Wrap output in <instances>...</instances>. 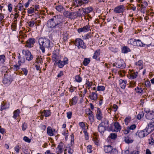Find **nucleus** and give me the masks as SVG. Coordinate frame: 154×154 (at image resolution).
<instances>
[{
    "mask_svg": "<svg viewBox=\"0 0 154 154\" xmlns=\"http://www.w3.org/2000/svg\"><path fill=\"white\" fill-rule=\"evenodd\" d=\"M56 9L60 13H63L65 11L64 8L62 5H58L56 6Z\"/></svg>",
    "mask_w": 154,
    "mask_h": 154,
    "instance_id": "22",
    "label": "nucleus"
},
{
    "mask_svg": "<svg viewBox=\"0 0 154 154\" xmlns=\"http://www.w3.org/2000/svg\"><path fill=\"white\" fill-rule=\"evenodd\" d=\"M72 112H69L66 113L67 117L68 119H71L72 117Z\"/></svg>",
    "mask_w": 154,
    "mask_h": 154,
    "instance_id": "61",
    "label": "nucleus"
},
{
    "mask_svg": "<svg viewBox=\"0 0 154 154\" xmlns=\"http://www.w3.org/2000/svg\"><path fill=\"white\" fill-rule=\"evenodd\" d=\"M63 13V15L65 17L70 19H72V12L65 10Z\"/></svg>",
    "mask_w": 154,
    "mask_h": 154,
    "instance_id": "19",
    "label": "nucleus"
},
{
    "mask_svg": "<svg viewBox=\"0 0 154 154\" xmlns=\"http://www.w3.org/2000/svg\"><path fill=\"white\" fill-rule=\"evenodd\" d=\"M144 115L143 111L140 112L137 116V118L139 120L141 119L143 116Z\"/></svg>",
    "mask_w": 154,
    "mask_h": 154,
    "instance_id": "41",
    "label": "nucleus"
},
{
    "mask_svg": "<svg viewBox=\"0 0 154 154\" xmlns=\"http://www.w3.org/2000/svg\"><path fill=\"white\" fill-rule=\"evenodd\" d=\"M113 126H114V131L118 132L120 131L121 129V126L118 122H115Z\"/></svg>",
    "mask_w": 154,
    "mask_h": 154,
    "instance_id": "15",
    "label": "nucleus"
},
{
    "mask_svg": "<svg viewBox=\"0 0 154 154\" xmlns=\"http://www.w3.org/2000/svg\"><path fill=\"white\" fill-rule=\"evenodd\" d=\"M72 19H73L77 18V17H78V16L76 12L75 11L74 12H72Z\"/></svg>",
    "mask_w": 154,
    "mask_h": 154,
    "instance_id": "55",
    "label": "nucleus"
},
{
    "mask_svg": "<svg viewBox=\"0 0 154 154\" xmlns=\"http://www.w3.org/2000/svg\"><path fill=\"white\" fill-rule=\"evenodd\" d=\"M38 42L39 45V48L43 53L45 52V48H51L53 44L50 40L47 38H40L38 40Z\"/></svg>",
    "mask_w": 154,
    "mask_h": 154,
    "instance_id": "2",
    "label": "nucleus"
},
{
    "mask_svg": "<svg viewBox=\"0 0 154 154\" xmlns=\"http://www.w3.org/2000/svg\"><path fill=\"white\" fill-rule=\"evenodd\" d=\"M36 22L35 20H31L28 23L29 24V26L30 27L33 26L35 24Z\"/></svg>",
    "mask_w": 154,
    "mask_h": 154,
    "instance_id": "47",
    "label": "nucleus"
},
{
    "mask_svg": "<svg viewBox=\"0 0 154 154\" xmlns=\"http://www.w3.org/2000/svg\"><path fill=\"white\" fill-rule=\"evenodd\" d=\"M35 42V40L34 38H29L26 42V45L25 47L31 48L33 46Z\"/></svg>",
    "mask_w": 154,
    "mask_h": 154,
    "instance_id": "9",
    "label": "nucleus"
},
{
    "mask_svg": "<svg viewBox=\"0 0 154 154\" xmlns=\"http://www.w3.org/2000/svg\"><path fill=\"white\" fill-rule=\"evenodd\" d=\"M100 50H96L92 58L93 59L96 60H97L100 61V59L99 57L100 55Z\"/></svg>",
    "mask_w": 154,
    "mask_h": 154,
    "instance_id": "17",
    "label": "nucleus"
},
{
    "mask_svg": "<svg viewBox=\"0 0 154 154\" xmlns=\"http://www.w3.org/2000/svg\"><path fill=\"white\" fill-rule=\"evenodd\" d=\"M87 152L88 153H91L92 152V147L91 145H88L87 147Z\"/></svg>",
    "mask_w": 154,
    "mask_h": 154,
    "instance_id": "56",
    "label": "nucleus"
},
{
    "mask_svg": "<svg viewBox=\"0 0 154 154\" xmlns=\"http://www.w3.org/2000/svg\"><path fill=\"white\" fill-rule=\"evenodd\" d=\"M22 3H21V1H20L17 5V7L18 10L20 11L23 10H25L26 9L24 8L23 7V5L22 4Z\"/></svg>",
    "mask_w": 154,
    "mask_h": 154,
    "instance_id": "28",
    "label": "nucleus"
},
{
    "mask_svg": "<svg viewBox=\"0 0 154 154\" xmlns=\"http://www.w3.org/2000/svg\"><path fill=\"white\" fill-rule=\"evenodd\" d=\"M78 97L76 96H74L71 100H69L70 105L72 106L76 104L77 102Z\"/></svg>",
    "mask_w": 154,
    "mask_h": 154,
    "instance_id": "21",
    "label": "nucleus"
},
{
    "mask_svg": "<svg viewBox=\"0 0 154 154\" xmlns=\"http://www.w3.org/2000/svg\"><path fill=\"white\" fill-rule=\"evenodd\" d=\"M21 65V63H18V65L15 64L14 65V70L16 71L20 69V66Z\"/></svg>",
    "mask_w": 154,
    "mask_h": 154,
    "instance_id": "46",
    "label": "nucleus"
},
{
    "mask_svg": "<svg viewBox=\"0 0 154 154\" xmlns=\"http://www.w3.org/2000/svg\"><path fill=\"white\" fill-rule=\"evenodd\" d=\"M112 147V146L110 145L105 146L104 149L105 152L108 153H110Z\"/></svg>",
    "mask_w": 154,
    "mask_h": 154,
    "instance_id": "25",
    "label": "nucleus"
},
{
    "mask_svg": "<svg viewBox=\"0 0 154 154\" xmlns=\"http://www.w3.org/2000/svg\"><path fill=\"white\" fill-rule=\"evenodd\" d=\"M79 125L82 128L83 131H87L86 128V125L83 122H80L79 123Z\"/></svg>",
    "mask_w": 154,
    "mask_h": 154,
    "instance_id": "37",
    "label": "nucleus"
},
{
    "mask_svg": "<svg viewBox=\"0 0 154 154\" xmlns=\"http://www.w3.org/2000/svg\"><path fill=\"white\" fill-rule=\"evenodd\" d=\"M20 113V110L19 109H17L15 110L14 112V115L13 117L16 119V118L19 116Z\"/></svg>",
    "mask_w": 154,
    "mask_h": 154,
    "instance_id": "33",
    "label": "nucleus"
},
{
    "mask_svg": "<svg viewBox=\"0 0 154 154\" xmlns=\"http://www.w3.org/2000/svg\"><path fill=\"white\" fill-rule=\"evenodd\" d=\"M136 39L131 38L129 39L127 41L128 43L133 45H135V42Z\"/></svg>",
    "mask_w": 154,
    "mask_h": 154,
    "instance_id": "34",
    "label": "nucleus"
},
{
    "mask_svg": "<svg viewBox=\"0 0 154 154\" xmlns=\"http://www.w3.org/2000/svg\"><path fill=\"white\" fill-rule=\"evenodd\" d=\"M41 114H42L44 113V116L45 117H49L51 115V112L49 110H44L43 112H41Z\"/></svg>",
    "mask_w": 154,
    "mask_h": 154,
    "instance_id": "30",
    "label": "nucleus"
},
{
    "mask_svg": "<svg viewBox=\"0 0 154 154\" xmlns=\"http://www.w3.org/2000/svg\"><path fill=\"white\" fill-rule=\"evenodd\" d=\"M131 120V117L130 116H128L125 118L124 119V122L125 124L126 125H128V124L130 122Z\"/></svg>",
    "mask_w": 154,
    "mask_h": 154,
    "instance_id": "38",
    "label": "nucleus"
},
{
    "mask_svg": "<svg viewBox=\"0 0 154 154\" xmlns=\"http://www.w3.org/2000/svg\"><path fill=\"white\" fill-rule=\"evenodd\" d=\"M13 81L12 77L10 75H5L4 78L3 80V84L6 86L9 85Z\"/></svg>",
    "mask_w": 154,
    "mask_h": 154,
    "instance_id": "7",
    "label": "nucleus"
},
{
    "mask_svg": "<svg viewBox=\"0 0 154 154\" xmlns=\"http://www.w3.org/2000/svg\"><path fill=\"white\" fill-rule=\"evenodd\" d=\"M22 71L23 72L24 74L26 76L28 73V70H27L25 68H22L21 69Z\"/></svg>",
    "mask_w": 154,
    "mask_h": 154,
    "instance_id": "64",
    "label": "nucleus"
},
{
    "mask_svg": "<svg viewBox=\"0 0 154 154\" xmlns=\"http://www.w3.org/2000/svg\"><path fill=\"white\" fill-rule=\"evenodd\" d=\"M23 54L25 55L26 59L28 61H30L33 58V56L32 55L30 51L28 50H23L22 51Z\"/></svg>",
    "mask_w": 154,
    "mask_h": 154,
    "instance_id": "6",
    "label": "nucleus"
},
{
    "mask_svg": "<svg viewBox=\"0 0 154 154\" xmlns=\"http://www.w3.org/2000/svg\"><path fill=\"white\" fill-rule=\"evenodd\" d=\"M124 141L125 143L129 144L132 143L133 142V140L128 136L125 137V138Z\"/></svg>",
    "mask_w": 154,
    "mask_h": 154,
    "instance_id": "31",
    "label": "nucleus"
},
{
    "mask_svg": "<svg viewBox=\"0 0 154 154\" xmlns=\"http://www.w3.org/2000/svg\"><path fill=\"white\" fill-rule=\"evenodd\" d=\"M149 133L147 131V130L145 128V129L140 131L138 133V136L140 138H142L144 137L147 136Z\"/></svg>",
    "mask_w": 154,
    "mask_h": 154,
    "instance_id": "13",
    "label": "nucleus"
},
{
    "mask_svg": "<svg viewBox=\"0 0 154 154\" xmlns=\"http://www.w3.org/2000/svg\"><path fill=\"white\" fill-rule=\"evenodd\" d=\"M137 74L138 72H134L133 73H132L130 75V77L131 78L133 79H134L137 77Z\"/></svg>",
    "mask_w": 154,
    "mask_h": 154,
    "instance_id": "39",
    "label": "nucleus"
},
{
    "mask_svg": "<svg viewBox=\"0 0 154 154\" xmlns=\"http://www.w3.org/2000/svg\"><path fill=\"white\" fill-rule=\"evenodd\" d=\"M105 90V87L103 86H98L97 87V91H104Z\"/></svg>",
    "mask_w": 154,
    "mask_h": 154,
    "instance_id": "51",
    "label": "nucleus"
},
{
    "mask_svg": "<svg viewBox=\"0 0 154 154\" xmlns=\"http://www.w3.org/2000/svg\"><path fill=\"white\" fill-rule=\"evenodd\" d=\"M128 129H129V130H134L136 128V126L135 124H133L131 125L130 126L128 127Z\"/></svg>",
    "mask_w": 154,
    "mask_h": 154,
    "instance_id": "52",
    "label": "nucleus"
},
{
    "mask_svg": "<svg viewBox=\"0 0 154 154\" xmlns=\"http://www.w3.org/2000/svg\"><path fill=\"white\" fill-rule=\"evenodd\" d=\"M64 20L63 17L61 15L54 16L47 21L48 26L51 28L59 29L63 24Z\"/></svg>",
    "mask_w": 154,
    "mask_h": 154,
    "instance_id": "1",
    "label": "nucleus"
},
{
    "mask_svg": "<svg viewBox=\"0 0 154 154\" xmlns=\"http://www.w3.org/2000/svg\"><path fill=\"white\" fill-rule=\"evenodd\" d=\"M36 59L38 61L36 62L37 63H38L39 62L40 63L43 62L42 57L41 56H40L39 57H38L36 58Z\"/></svg>",
    "mask_w": 154,
    "mask_h": 154,
    "instance_id": "57",
    "label": "nucleus"
},
{
    "mask_svg": "<svg viewBox=\"0 0 154 154\" xmlns=\"http://www.w3.org/2000/svg\"><path fill=\"white\" fill-rule=\"evenodd\" d=\"M106 129L109 131H114V126L112 125L110 126L109 125L108 127L106 128Z\"/></svg>",
    "mask_w": 154,
    "mask_h": 154,
    "instance_id": "45",
    "label": "nucleus"
},
{
    "mask_svg": "<svg viewBox=\"0 0 154 154\" xmlns=\"http://www.w3.org/2000/svg\"><path fill=\"white\" fill-rule=\"evenodd\" d=\"M90 30H91L90 27L88 25L84 26L82 28L78 29L77 31L79 33H80L82 32H87Z\"/></svg>",
    "mask_w": 154,
    "mask_h": 154,
    "instance_id": "12",
    "label": "nucleus"
},
{
    "mask_svg": "<svg viewBox=\"0 0 154 154\" xmlns=\"http://www.w3.org/2000/svg\"><path fill=\"white\" fill-rule=\"evenodd\" d=\"M5 56L4 54L0 55V66L3 64L5 61Z\"/></svg>",
    "mask_w": 154,
    "mask_h": 154,
    "instance_id": "32",
    "label": "nucleus"
},
{
    "mask_svg": "<svg viewBox=\"0 0 154 154\" xmlns=\"http://www.w3.org/2000/svg\"><path fill=\"white\" fill-rule=\"evenodd\" d=\"M8 108V107L7 106L6 104H4V103H3L1 105L0 110L1 111H2L3 110L6 109Z\"/></svg>",
    "mask_w": 154,
    "mask_h": 154,
    "instance_id": "43",
    "label": "nucleus"
},
{
    "mask_svg": "<svg viewBox=\"0 0 154 154\" xmlns=\"http://www.w3.org/2000/svg\"><path fill=\"white\" fill-rule=\"evenodd\" d=\"M125 10L124 6L120 5L116 7L114 10V11L117 13H123Z\"/></svg>",
    "mask_w": 154,
    "mask_h": 154,
    "instance_id": "11",
    "label": "nucleus"
},
{
    "mask_svg": "<svg viewBox=\"0 0 154 154\" xmlns=\"http://www.w3.org/2000/svg\"><path fill=\"white\" fill-rule=\"evenodd\" d=\"M102 123L100 124L98 126V131L101 134H103L104 131L106 129V128L102 125Z\"/></svg>",
    "mask_w": 154,
    "mask_h": 154,
    "instance_id": "16",
    "label": "nucleus"
},
{
    "mask_svg": "<svg viewBox=\"0 0 154 154\" xmlns=\"http://www.w3.org/2000/svg\"><path fill=\"white\" fill-rule=\"evenodd\" d=\"M149 145H154V133L152 134L150 137V139H149Z\"/></svg>",
    "mask_w": 154,
    "mask_h": 154,
    "instance_id": "35",
    "label": "nucleus"
},
{
    "mask_svg": "<svg viewBox=\"0 0 154 154\" xmlns=\"http://www.w3.org/2000/svg\"><path fill=\"white\" fill-rule=\"evenodd\" d=\"M143 61L141 60H139L135 63V64L139 66H140L142 65Z\"/></svg>",
    "mask_w": 154,
    "mask_h": 154,
    "instance_id": "62",
    "label": "nucleus"
},
{
    "mask_svg": "<svg viewBox=\"0 0 154 154\" xmlns=\"http://www.w3.org/2000/svg\"><path fill=\"white\" fill-rule=\"evenodd\" d=\"M57 149H58V150L57 151V154H60L62 153L63 151V149H62V148H58L57 147Z\"/></svg>",
    "mask_w": 154,
    "mask_h": 154,
    "instance_id": "63",
    "label": "nucleus"
},
{
    "mask_svg": "<svg viewBox=\"0 0 154 154\" xmlns=\"http://www.w3.org/2000/svg\"><path fill=\"white\" fill-rule=\"evenodd\" d=\"M116 66V67L122 69L125 68L126 66L125 64L122 59H120L117 61Z\"/></svg>",
    "mask_w": 154,
    "mask_h": 154,
    "instance_id": "10",
    "label": "nucleus"
},
{
    "mask_svg": "<svg viewBox=\"0 0 154 154\" xmlns=\"http://www.w3.org/2000/svg\"><path fill=\"white\" fill-rule=\"evenodd\" d=\"M90 60L88 58H85L83 62V64L85 66H87L90 63Z\"/></svg>",
    "mask_w": 154,
    "mask_h": 154,
    "instance_id": "36",
    "label": "nucleus"
},
{
    "mask_svg": "<svg viewBox=\"0 0 154 154\" xmlns=\"http://www.w3.org/2000/svg\"><path fill=\"white\" fill-rule=\"evenodd\" d=\"M82 9L83 12L86 14L90 13L93 10V8L91 7L83 8Z\"/></svg>",
    "mask_w": 154,
    "mask_h": 154,
    "instance_id": "24",
    "label": "nucleus"
},
{
    "mask_svg": "<svg viewBox=\"0 0 154 154\" xmlns=\"http://www.w3.org/2000/svg\"><path fill=\"white\" fill-rule=\"evenodd\" d=\"M18 63H24L25 61V58L23 57H21L20 54H18Z\"/></svg>",
    "mask_w": 154,
    "mask_h": 154,
    "instance_id": "29",
    "label": "nucleus"
},
{
    "mask_svg": "<svg viewBox=\"0 0 154 154\" xmlns=\"http://www.w3.org/2000/svg\"><path fill=\"white\" fill-rule=\"evenodd\" d=\"M89 0H73V1L72 5L75 7H79L83 6L88 4L89 2Z\"/></svg>",
    "mask_w": 154,
    "mask_h": 154,
    "instance_id": "3",
    "label": "nucleus"
},
{
    "mask_svg": "<svg viewBox=\"0 0 154 154\" xmlns=\"http://www.w3.org/2000/svg\"><path fill=\"white\" fill-rule=\"evenodd\" d=\"M22 130L23 131H25L26 130V129L27 128V124L25 122L23 123L22 125Z\"/></svg>",
    "mask_w": 154,
    "mask_h": 154,
    "instance_id": "48",
    "label": "nucleus"
},
{
    "mask_svg": "<svg viewBox=\"0 0 154 154\" xmlns=\"http://www.w3.org/2000/svg\"><path fill=\"white\" fill-rule=\"evenodd\" d=\"M92 36L91 33H87L84 36V39L85 40H87V39H89V38H91Z\"/></svg>",
    "mask_w": 154,
    "mask_h": 154,
    "instance_id": "49",
    "label": "nucleus"
},
{
    "mask_svg": "<svg viewBox=\"0 0 154 154\" xmlns=\"http://www.w3.org/2000/svg\"><path fill=\"white\" fill-rule=\"evenodd\" d=\"M135 90L136 91V93L139 94L141 93L143 91L142 88H140L138 87H137L136 88H135Z\"/></svg>",
    "mask_w": 154,
    "mask_h": 154,
    "instance_id": "42",
    "label": "nucleus"
},
{
    "mask_svg": "<svg viewBox=\"0 0 154 154\" xmlns=\"http://www.w3.org/2000/svg\"><path fill=\"white\" fill-rule=\"evenodd\" d=\"M89 120L91 122H93L94 120V116L93 114L88 113Z\"/></svg>",
    "mask_w": 154,
    "mask_h": 154,
    "instance_id": "44",
    "label": "nucleus"
},
{
    "mask_svg": "<svg viewBox=\"0 0 154 154\" xmlns=\"http://www.w3.org/2000/svg\"><path fill=\"white\" fill-rule=\"evenodd\" d=\"M122 52L124 54L127 53L131 51V49L127 46H124L122 48Z\"/></svg>",
    "mask_w": 154,
    "mask_h": 154,
    "instance_id": "23",
    "label": "nucleus"
},
{
    "mask_svg": "<svg viewBox=\"0 0 154 154\" xmlns=\"http://www.w3.org/2000/svg\"><path fill=\"white\" fill-rule=\"evenodd\" d=\"M110 153V154H117L118 151L116 149L112 148Z\"/></svg>",
    "mask_w": 154,
    "mask_h": 154,
    "instance_id": "58",
    "label": "nucleus"
},
{
    "mask_svg": "<svg viewBox=\"0 0 154 154\" xmlns=\"http://www.w3.org/2000/svg\"><path fill=\"white\" fill-rule=\"evenodd\" d=\"M35 11L34 10V8H32L31 7L30 8H29L27 11V13L29 14H32Z\"/></svg>",
    "mask_w": 154,
    "mask_h": 154,
    "instance_id": "50",
    "label": "nucleus"
},
{
    "mask_svg": "<svg viewBox=\"0 0 154 154\" xmlns=\"http://www.w3.org/2000/svg\"><path fill=\"white\" fill-rule=\"evenodd\" d=\"M75 44L78 49L81 48L83 49H85L86 48L85 44L83 40L80 38H77L75 39Z\"/></svg>",
    "mask_w": 154,
    "mask_h": 154,
    "instance_id": "5",
    "label": "nucleus"
},
{
    "mask_svg": "<svg viewBox=\"0 0 154 154\" xmlns=\"http://www.w3.org/2000/svg\"><path fill=\"white\" fill-rule=\"evenodd\" d=\"M96 92H92L91 94L89 95V97L92 100L96 101L97 99V94Z\"/></svg>",
    "mask_w": 154,
    "mask_h": 154,
    "instance_id": "18",
    "label": "nucleus"
},
{
    "mask_svg": "<svg viewBox=\"0 0 154 154\" xmlns=\"http://www.w3.org/2000/svg\"><path fill=\"white\" fill-rule=\"evenodd\" d=\"M83 132L84 134L85 139V140H87L89 139V136L88 133H87V131H83Z\"/></svg>",
    "mask_w": 154,
    "mask_h": 154,
    "instance_id": "59",
    "label": "nucleus"
},
{
    "mask_svg": "<svg viewBox=\"0 0 154 154\" xmlns=\"http://www.w3.org/2000/svg\"><path fill=\"white\" fill-rule=\"evenodd\" d=\"M135 44V45L134 46H137L144 47L145 45V44L143 43L140 40L136 39Z\"/></svg>",
    "mask_w": 154,
    "mask_h": 154,
    "instance_id": "26",
    "label": "nucleus"
},
{
    "mask_svg": "<svg viewBox=\"0 0 154 154\" xmlns=\"http://www.w3.org/2000/svg\"><path fill=\"white\" fill-rule=\"evenodd\" d=\"M23 140L29 143H30L31 141V139L26 136H24L23 137Z\"/></svg>",
    "mask_w": 154,
    "mask_h": 154,
    "instance_id": "60",
    "label": "nucleus"
},
{
    "mask_svg": "<svg viewBox=\"0 0 154 154\" xmlns=\"http://www.w3.org/2000/svg\"><path fill=\"white\" fill-rule=\"evenodd\" d=\"M100 123H102V125L106 128L109 126V121L106 120L103 121Z\"/></svg>",
    "mask_w": 154,
    "mask_h": 154,
    "instance_id": "40",
    "label": "nucleus"
},
{
    "mask_svg": "<svg viewBox=\"0 0 154 154\" xmlns=\"http://www.w3.org/2000/svg\"><path fill=\"white\" fill-rule=\"evenodd\" d=\"M145 128L149 133L154 130V118L152 119Z\"/></svg>",
    "mask_w": 154,
    "mask_h": 154,
    "instance_id": "8",
    "label": "nucleus"
},
{
    "mask_svg": "<svg viewBox=\"0 0 154 154\" xmlns=\"http://www.w3.org/2000/svg\"><path fill=\"white\" fill-rule=\"evenodd\" d=\"M68 59L67 58L65 57L63 59V60H58L55 61L54 63V65H57L60 68H63L64 66L68 64Z\"/></svg>",
    "mask_w": 154,
    "mask_h": 154,
    "instance_id": "4",
    "label": "nucleus"
},
{
    "mask_svg": "<svg viewBox=\"0 0 154 154\" xmlns=\"http://www.w3.org/2000/svg\"><path fill=\"white\" fill-rule=\"evenodd\" d=\"M82 78L79 75H77L75 76V80L78 82H80L82 81Z\"/></svg>",
    "mask_w": 154,
    "mask_h": 154,
    "instance_id": "54",
    "label": "nucleus"
},
{
    "mask_svg": "<svg viewBox=\"0 0 154 154\" xmlns=\"http://www.w3.org/2000/svg\"><path fill=\"white\" fill-rule=\"evenodd\" d=\"M96 117L97 119L100 120L103 118V114L99 108H98L96 114Z\"/></svg>",
    "mask_w": 154,
    "mask_h": 154,
    "instance_id": "14",
    "label": "nucleus"
},
{
    "mask_svg": "<svg viewBox=\"0 0 154 154\" xmlns=\"http://www.w3.org/2000/svg\"><path fill=\"white\" fill-rule=\"evenodd\" d=\"M47 131L48 134L50 136H52L54 135L53 130L51 127L48 126L47 128Z\"/></svg>",
    "mask_w": 154,
    "mask_h": 154,
    "instance_id": "27",
    "label": "nucleus"
},
{
    "mask_svg": "<svg viewBox=\"0 0 154 154\" xmlns=\"http://www.w3.org/2000/svg\"><path fill=\"white\" fill-rule=\"evenodd\" d=\"M146 113L147 114L146 115V119L152 120V119L154 118H153L154 116L153 112L148 111Z\"/></svg>",
    "mask_w": 154,
    "mask_h": 154,
    "instance_id": "20",
    "label": "nucleus"
},
{
    "mask_svg": "<svg viewBox=\"0 0 154 154\" xmlns=\"http://www.w3.org/2000/svg\"><path fill=\"white\" fill-rule=\"evenodd\" d=\"M109 137L111 139H114L117 137V135L115 133H111L110 134Z\"/></svg>",
    "mask_w": 154,
    "mask_h": 154,
    "instance_id": "53",
    "label": "nucleus"
}]
</instances>
